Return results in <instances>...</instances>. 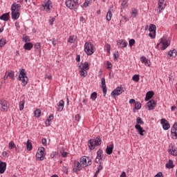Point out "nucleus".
<instances>
[{
	"instance_id": "f257e3e1",
	"label": "nucleus",
	"mask_w": 177,
	"mask_h": 177,
	"mask_svg": "<svg viewBox=\"0 0 177 177\" xmlns=\"http://www.w3.org/2000/svg\"><path fill=\"white\" fill-rule=\"evenodd\" d=\"M20 8L21 6L17 4V3H14L11 6V17L12 20H17L20 17Z\"/></svg>"
},
{
	"instance_id": "f03ea898",
	"label": "nucleus",
	"mask_w": 177,
	"mask_h": 177,
	"mask_svg": "<svg viewBox=\"0 0 177 177\" xmlns=\"http://www.w3.org/2000/svg\"><path fill=\"white\" fill-rule=\"evenodd\" d=\"M102 145V139L100 136H97L94 139H90L88 142V147L89 150H95V147Z\"/></svg>"
},
{
	"instance_id": "7ed1b4c3",
	"label": "nucleus",
	"mask_w": 177,
	"mask_h": 177,
	"mask_svg": "<svg viewBox=\"0 0 177 177\" xmlns=\"http://www.w3.org/2000/svg\"><path fill=\"white\" fill-rule=\"evenodd\" d=\"M18 81L21 82L22 86H26L28 84V77H27V73H26V69H19V75L18 77Z\"/></svg>"
},
{
	"instance_id": "20e7f679",
	"label": "nucleus",
	"mask_w": 177,
	"mask_h": 177,
	"mask_svg": "<svg viewBox=\"0 0 177 177\" xmlns=\"http://www.w3.org/2000/svg\"><path fill=\"white\" fill-rule=\"evenodd\" d=\"M65 4L66 8L71 10H74V12H77L78 10V8H80V3L78 0H67L65 2Z\"/></svg>"
},
{
	"instance_id": "39448f33",
	"label": "nucleus",
	"mask_w": 177,
	"mask_h": 177,
	"mask_svg": "<svg viewBox=\"0 0 177 177\" xmlns=\"http://www.w3.org/2000/svg\"><path fill=\"white\" fill-rule=\"evenodd\" d=\"M84 52L88 56L93 55L95 53V50H93V44L90 42H86L84 44Z\"/></svg>"
},
{
	"instance_id": "423d86ee",
	"label": "nucleus",
	"mask_w": 177,
	"mask_h": 177,
	"mask_svg": "<svg viewBox=\"0 0 177 177\" xmlns=\"http://www.w3.org/2000/svg\"><path fill=\"white\" fill-rule=\"evenodd\" d=\"M36 160L37 161H44L45 160V148L44 147L39 148L36 153Z\"/></svg>"
},
{
	"instance_id": "0eeeda50",
	"label": "nucleus",
	"mask_w": 177,
	"mask_h": 177,
	"mask_svg": "<svg viewBox=\"0 0 177 177\" xmlns=\"http://www.w3.org/2000/svg\"><path fill=\"white\" fill-rule=\"evenodd\" d=\"M160 44L162 45L161 47V50H165V49H167V48H168V46L171 45V41L167 37H163L160 39Z\"/></svg>"
},
{
	"instance_id": "6e6552de",
	"label": "nucleus",
	"mask_w": 177,
	"mask_h": 177,
	"mask_svg": "<svg viewBox=\"0 0 177 177\" xmlns=\"http://www.w3.org/2000/svg\"><path fill=\"white\" fill-rule=\"evenodd\" d=\"M123 92H124L123 87L118 86L111 92V95L112 97L115 98V96H119V95H121Z\"/></svg>"
},
{
	"instance_id": "1a4fd4ad",
	"label": "nucleus",
	"mask_w": 177,
	"mask_h": 177,
	"mask_svg": "<svg viewBox=\"0 0 177 177\" xmlns=\"http://www.w3.org/2000/svg\"><path fill=\"white\" fill-rule=\"evenodd\" d=\"M80 162H82L83 167H89L92 164V160L89 157L82 156L80 158Z\"/></svg>"
},
{
	"instance_id": "9d476101",
	"label": "nucleus",
	"mask_w": 177,
	"mask_h": 177,
	"mask_svg": "<svg viewBox=\"0 0 177 177\" xmlns=\"http://www.w3.org/2000/svg\"><path fill=\"white\" fill-rule=\"evenodd\" d=\"M9 109V102L5 100H0V110L1 111H8Z\"/></svg>"
},
{
	"instance_id": "9b49d317",
	"label": "nucleus",
	"mask_w": 177,
	"mask_h": 177,
	"mask_svg": "<svg viewBox=\"0 0 177 177\" xmlns=\"http://www.w3.org/2000/svg\"><path fill=\"white\" fill-rule=\"evenodd\" d=\"M167 6V0H158V13H162V10L165 9Z\"/></svg>"
},
{
	"instance_id": "f8f14e48",
	"label": "nucleus",
	"mask_w": 177,
	"mask_h": 177,
	"mask_svg": "<svg viewBox=\"0 0 177 177\" xmlns=\"http://www.w3.org/2000/svg\"><path fill=\"white\" fill-rule=\"evenodd\" d=\"M41 6L44 8L46 12H50L52 6V1L50 0H44V3H42Z\"/></svg>"
},
{
	"instance_id": "ddd939ff",
	"label": "nucleus",
	"mask_w": 177,
	"mask_h": 177,
	"mask_svg": "<svg viewBox=\"0 0 177 177\" xmlns=\"http://www.w3.org/2000/svg\"><path fill=\"white\" fill-rule=\"evenodd\" d=\"M171 139L174 140H176L177 139V123H174L171 129Z\"/></svg>"
},
{
	"instance_id": "4468645a",
	"label": "nucleus",
	"mask_w": 177,
	"mask_h": 177,
	"mask_svg": "<svg viewBox=\"0 0 177 177\" xmlns=\"http://www.w3.org/2000/svg\"><path fill=\"white\" fill-rule=\"evenodd\" d=\"M82 167V165L81 164V162H80L78 160H74L73 171L75 172V174H77V172H80V171H81Z\"/></svg>"
},
{
	"instance_id": "2eb2a0df",
	"label": "nucleus",
	"mask_w": 177,
	"mask_h": 177,
	"mask_svg": "<svg viewBox=\"0 0 177 177\" xmlns=\"http://www.w3.org/2000/svg\"><path fill=\"white\" fill-rule=\"evenodd\" d=\"M103 150L102 149H99L97 151V156L95 158V162L97 164H99L100 162V160L103 161Z\"/></svg>"
},
{
	"instance_id": "dca6fc26",
	"label": "nucleus",
	"mask_w": 177,
	"mask_h": 177,
	"mask_svg": "<svg viewBox=\"0 0 177 177\" xmlns=\"http://www.w3.org/2000/svg\"><path fill=\"white\" fill-rule=\"evenodd\" d=\"M160 124H162V129L165 131H168V129L171 128V125L169 124V123L164 118H162L160 120Z\"/></svg>"
},
{
	"instance_id": "f3484780",
	"label": "nucleus",
	"mask_w": 177,
	"mask_h": 177,
	"mask_svg": "<svg viewBox=\"0 0 177 177\" xmlns=\"http://www.w3.org/2000/svg\"><path fill=\"white\" fill-rule=\"evenodd\" d=\"M101 84L104 96L106 97V95H107V86H106V79L104 77L101 79Z\"/></svg>"
},
{
	"instance_id": "a211bd4d",
	"label": "nucleus",
	"mask_w": 177,
	"mask_h": 177,
	"mask_svg": "<svg viewBox=\"0 0 177 177\" xmlns=\"http://www.w3.org/2000/svg\"><path fill=\"white\" fill-rule=\"evenodd\" d=\"M170 149L168 150L169 154H171V156H177V147H175L172 144L169 145Z\"/></svg>"
},
{
	"instance_id": "6ab92c4d",
	"label": "nucleus",
	"mask_w": 177,
	"mask_h": 177,
	"mask_svg": "<svg viewBox=\"0 0 177 177\" xmlns=\"http://www.w3.org/2000/svg\"><path fill=\"white\" fill-rule=\"evenodd\" d=\"M157 103H156V101L154 100H151L147 103V106L148 107V110L151 111L154 110V108L156 107Z\"/></svg>"
},
{
	"instance_id": "aec40b11",
	"label": "nucleus",
	"mask_w": 177,
	"mask_h": 177,
	"mask_svg": "<svg viewBox=\"0 0 177 177\" xmlns=\"http://www.w3.org/2000/svg\"><path fill=\"white\" fill-rule=\"evenodd\" d=\"M117 46L118 48H127L128 46V42L124 39H120L117 41Z\"/></svg>"
},
{
	"instance_id": "412c9836",
	"label": "nucleus",
	"mask_w": 177,
	"mask_h": 177,
	"mask_svg": "<svg viewBox=\"0 0 177 177\" xmlns=\"http://www.w3.org/2000/svg\"><path fill=\"white\" fill-rule=\"evenodd\" d=\"M135 129H136V131H138L139 135H140L141 136H143L145 135L143 132H145V129H143V128H142V126H140V124H136Z\"/></svg>"
},
{
	"instance_id": "4be33fe9",
	"label": "nucleus",
	"mask_w": 177,
	"mask_h": 177,
	"mask_svg": "<svg viewBox=\"0 0 177 177\" xmlns=\"http://www.w3.org/2000/svg\"><path fill=\"white\" fill-rule=\"evenodd\" d=\"M79 68H80V71H79L80 75L83 78H85V77H86V75H88V71H86V69H84V68H81V65L79 66Z\"/></svg>"
},
{
	"instance_id": "5701e85b",
	"label": "nucleus",
	"mask_w": 177,
	"mask_h": 177,
	"mask_svg": "<svg viewBox=\"0 0 177 177\" xmlns=\"http://www.w3.org/2000/svg\"><path fill=\"white\" fill-rule=\"evenodd\" d=\"M6 171V162L0 160V174H4Z\"/></svg>"
},
{
	"instance_id": "b1692460",
	"label": "nucleus",
	"mask_w": 177,
	"mask_h": 177,
	"mask_svg": "<svg viewBox=\"0 0 177 177\" xmlns=\"http://www.w3.org/2000/svg\"><path fill=\"white\" fill-rule=\"evenodd\" d=\"M140 62H141V63H142L143 64L147 66V67L150 66V61H149V59H147V58H146V57H145V56L141 57Z\"/></svg>"
},
{
	"instance_id": "393cba45",
	"label": "nucleus",
	"mask_w": 177,
	"mask_h": 177,
	"mask_svg": "<svg viewBox=\"0 0 177 177\" xmlns=\"http://www.w3.org/2000/svg\"><path fill=\"white\" fill-rule=\"evenodd\" d=\"M32 48H34V44H32V43H31V42L26 43L24 45V49L25 50H31L32 49Z\"/></svg>"
},
{
	"instance_id": "a878e982",
	"label": "nucleus",
	"mask_w": 177,
	"mask_h": 177,
	"mask_svg": "<svg viewBox=\"0 0 177 177\" xmlns=\"http://www.w3.org/2000/svg\"><path fill=\"white\" fill-rule=\"evenodd\" d=\"M154 96V92L152 91H148L145 95V102H149Z\"/></svg>"
},
{
	"instance_id": "bb28decb",
	"label": "nucleus",
	"mask_w": 177,
	"mask_h": 177,
	"mask_svg": "<svg viewBox=\"0 0 177 177\" xmlns=\"http://www.w3.org/2000/svg\"><path fill=\"white\" fill-rule=\"evenodd\" d=\"M57 111H63V109H64V101L63 100H61L58 104H57Z\"/></svg>"
},
{
	"instance_id": "cd10ccee",
	"label": "nucleus",
	"mask_w": 177,
	"mask_h": 177,
	"mask_svg": "<svg viewBox=\"0 0 177 177\" xmlns=\"http://www.w3.org/2000/svg\"><path fill=\"white\" fill-rule=\"evenodd\" d=\"M53 118H55V116H53V114L50 115L45 122L46 127H50V121H53Z\"/></svg>"
},
{
	"instance_id": "c85d7f7f",
	"label": "nucleus",
	"mask_w": 177,
	"mask_h": 177,
	"mask_svg": "<svg viewBox=\"0 0 177 177\" xmlns=\"http://www.w3.org/2000/svg\"><path fill=\"white\" fill-rule=\"evenodd\" d=\"M114 149V145H110L109 146L106 147V154H112L113 153V150Z\"/></svg>"
},
{
	"instance_id": "c756f323",
	"label": "nucleus",
	"mask_w": 177,
	"mask_h": 177,
	"mask_svg": "<svg viewBox=\"0 0 177 177\" xmlns=\"http://www.w3.org/2000/svg\"><path fill=\"white\" fill-rule=\"evenodd\" d=\"M0 20H3V21H8V20H9V13H4L0 16Z\"/></svg>"
},
{
	"instance_id": "7c9ffc66",
	"label": "nucleus",
	"mask_w": 177,
	"mask_h": 177,
	"mask_svg": "<svg viewBox=\"0 0 177 177\" xmlns=\"http://www.w3.org/2000/svg\"><path fill=\"white\" fill-rule=\"evenodd\" d=\"M165 167L169 169L174 168V167H175V165H174V161H172V160H169L168 162L165 165Z\"/></svg>"
},
{
	"instance_id": "2f4dec72",
	"label": "nucleus",
	"mask_w": 177,
	"mask_h": 177,
	"mask_svg": "<svg viewBox=\"0 0 177 177\" xmlns=\"http://www.w3.org/2000/svg\"><path fill=\"white\" fill-rule=\"evenodd\" d=\"M75 41H77V37H75L74 35H71L68 39V42L69 44H74V42H75Z\"/></svg>"
},
{
	"instance_id": "473e14b6",
	"label": "nucleus",
	"mask_w": 177,
	"mask_h": 177,
	"mask_svg": "<svg viewBox=\"0 0 177 177\" xmlns=\"http://www.w3.org/2000/svg\"><path fill=\"white\" fill-rule=\"evenodd\" d=\"M156 25L151 24L149 28V32H152V34H156Z\"/></svg>"
},
{
	"instance_id": "72a5a7b5",
	"label": "nucleus",
	"mask_w": 177,
	"mask_h": 177,
	"mask_svg": "<svg viewBox=\"0 0 177 177\" xmlns=\"http://www.w3.org/2000/svg\"><path fill=\"white\" fill-rule=\"evenodd\" d=\"M136 16H138V9L136 8L131 9V17L134 19V17H136Z\"/></svg>"
},
{
	"instance_id": "f704fd0d",
	"label": "nucleus",
	"mask_w": 177,
	"mask_h": 177,
	"mask_svg": "<svg viewBox=\"0 0 177 177\" xmlns=\"http://www.w3.org/2000/svg\"><path fill=\"white\" fill-rule=\"evenodd\" d=\"M177 50L176 49H174L172 50L169 51L168 55L170 57H176Z\"/></svg>"
},
{
	"instance_id": "c9c22d12",
	"label": "nucleus",
	"mask_w": 177,
	"mask_h": 177,
	"mask_svg": "<svg viewBox=\"0 0 177 177\" xmlns=\"http://www.w3.org/2000/svg\"><path fill=\"white\" fill-rule=\"evenodd\" d=\"M111 17H113V12L111 10H109L106 15V19L107 21H110L111 20Z\"/></svg>"
},
{
	"instance_id": "e433bc0d",
	"label": "nucleus",
	"mask_w": 177,
	"mask_h": 177,
	"mask_svg": "<svg viewBox=\"0 0 177 177\" xmlns=\"http://www.w3.org/2000/svg\"><path fill=\"white\" fill-rule=\"evenodd\" d=\"M91 3V0H85L84 3L81 6V8L84 9V8H88Z\"/></svg>"
},
{
	"instance_id": "4c0bfd02",
	"label": "nucleus",
	"mask_w": 177,
	"mask_h": 177,
	"mask_svg": "<svg viewBox=\"0 0 177 177\" xmlns=\"http://www.w3.org/2000/svg\"><path fill=\"white\" fill-rule=\"evenodd\" d=\"M8 149L10 150H12V149H16V144H15V142H13V141H10L8 143Z\"/></svg>"
},
{
	"instance_id": "58836bf2",
	"label": "nucleus",
	"mask_w": 177,
	"mask_h": 177,
	"mask_svg": "<svg viewBox=\"0 0 177 177\" xmlns=\"http://www.w3.org/2000/svg\"><path fill=\"white\" fill-rule=\"evenodd\" d=\"M8 76L10 80H15V72L14 71H7Z\"/></svg>"
},
{
	"instance_id": "ea45409f",
	"label": "nucleus",
	"mask_w": 177,
	"mask_h": 177,
	"mask_svg": "<svg viewBox=\"0 0 177 177\" xmlns=\"http://www.w3.org/2000/svg\"><path fill=\"white\" fill-rule=\"evenodd\" d=\"M24 104H26V101L24 100H22L19 102V106L20 111H22V110H24Z\"/></svg>"
},
{
	"instance_id": "a19ab883",
	"label": "nucleus",
	"mask_w": 177,
	"mask_h": 177,
	"mask_svg": "<svg viewBox=\"0 0 177 177\" xmlns=\"http://www.w3.org/2000/svg\"><path fill=\"white\" fill-rule=\"evenodd\" d=\"M81 68H83L86 71L89 70V63H88V62H85L83 66H81Z\"/></svg>"
},
{
	"instance_id": "79ce46f5",
	"label": "nucleus",
	"mask_w": 177,
	"mask_h": 177,
	"mask_svg": "<svg viewBox=\"0 0 177 177\" xmlns=\"http://www.w3.org/2000/svg\"><path fill=\"white\" fill-rule=\"evenodd\" d=\"M34 113L35 117H36V118H39V117H41V109H36Z\"/></svg>"
},
{
	"instance_id": "37998d69",
	"label": "nucleus",
	"mask_w": 177,
	"mask_h": 177,
	"mask_svg": "<svg viewBox=\"0 0 177 177\" xmlns=\"http://www.w3.org/2000/svg\"><path fill=\"white\" fill-rule=\"evenodd\" d=\"M23 41L24 42H26V44L30 42L31 41V39H30V37L26 35H23V38H22Z\"/></svg>"
},
{
	"instance_id": "c03bdc74",
	"label": "nucleus",
	"mask_w": 177,
	"mask_h": 177,
	"mask_svg": "<svg viewBox=\"0 0 177 177\" xmlns=\"http://www.w3.org/2000/svg\"><path fill=\"white\" fill-rule=\"evenodd\" d=\"M26 149H27V150H28V151H31V150H32V144H31V142L27 141Z\"/></svg>"
},
{
	"instance_id": "a18cd8bd",
	"label": "nucleus",
	"mask_w": 177,
	"mask_h": 177,
	"mask_svg": "<svg viewBox=\"0 0 177 177\" xmlns=\"http://www.w3.org/2000/svg\"><path fill=\"white\" fill-rule=\"evenodd\" d=\"M136 122L137 125H143V124H145V122H143V120H142L140 117L137 118Z\"/></svg>"
},
{
	"instance_id": "49530a36",
	"label": "nucleus",
	"mask_w": 177,
	"mask_h": 177,
	"mask_svg": "<svg viewBox=\"0 0 177 177\" xmlns=\"http://www.w3.org/2000/svg\"><path fill=\"white\" fill-rule=\"evenodd\" d=\"M135 109L136 110H140V109H142V104H140V102H135Z\"/></svg>"
},
{
	"instance_id": "de8ad7c7",
	"label": "nucleus",
	"mask_w": 177,
	"mask_h": 177,
	"mask_svg": "<svg viewBox=\"0 0 177 177\" xmlns=\"http://www.w3.org/2000/svg\"><path fill=\"white\" fill-rule=\"evenodd\" d=\"M6 44V39L4 38H2L0 39V48H3L5 45Z\"/></svg>"
},
{
	"instance_id": "09e8293b",
	"label": "nucleus",
	"mask_w": 177,
	"mask_h": 177,
	"mask_svg": "<svg viewBox=\"0 0 177 177\" xmlns=\"http://www.w3.org/2000/svg\"><path fill=\"white\" fill-rule=\"evenodd\" d=\"M132 80L134 81V82H139V80H140V77L139 75H134L132 77Z\"/></svg>"
},
{
	"instance_id": "8fccbe9b",
	"label": "nucleus",
	"mask_w": 177,
	"mask_h": 177,
	"mask_svg": "<svg viewBox=\"0 0 177 177\" xmlns=\"http://www.w3.org/2000/svg\"><path fill=\"white\" fill-rule=\"evenodd\" d=\"M97 97V93L93 92V93H91V100L95 101V100H96Z\"/></svg>"
},
{
	"instance_id": "3c124183",
	"label": "nucleus",
	"mask_w": 177,
	"mask_h": 177,
	"mask_svg": "<svg viewBox=\"0 0 177 177\" xmlns=\"http://www.w3.org/2000/svg\"><path fill=\"white\" fill-rule=\"evenodd\" d=\"M35 48L37 49V50H41V43L39 42H37L35 44Z\"/></svg>"
},
{
	"instance_id": "603ef678",
	"label": "nucleus",
	"mask_w": 177,
	"mask_h": 177,
	"mask_svg": "<svg viewBox=\"0 0 177 177\" xmlns=\"http://www.w3.org/2000/svg\"><path fill=\"white\" fill-rule=\"evenodd\" d=\"M129 46H133L135 45V39H131L129 41Z\"/></svg>"
},
{
	"instance_id": "864d4df0",
	"label": "nucleus",
	"mask_w": 177,
	"mask_h": 177,
	"mask_svg": "<svg viewBox=\"0 0 177 177\" xmlns=\"http://www.w3.org/2000/svg\"><path fill=\"white\" fill-rule=\"evenodd\" d=\"M149 37H150V38H151L153 39V38H156V33H153V32H150L149 33Z\"/></svg>"
},
{
	"instance_id": "5fc2aeb1",
	"label": "nucleus",
	"mask_w": 177,
	"mask_h": 177,
	"mask_svg": "<svg viewBox=\"0 0 177 177\" xmlns=\"http://www.w3.org/2000/svg\"><path fill=\"white\" fill-rule=\"evenodd\" d=\"M113 67V65L111 64V62H106V68H111Z\"/></svg>"
},
{
	"instance_id": "6e6d98bb",
	"label": "nucleus",
	"mask_w": 177,
	"mask_h": 177,
	"mask_svg": "<svg viewBox=\"0 0 177 177\" xmlns=\"http://www.w3.org/2000/svg\"><path fill=\"white\" fill-rule=\"evenodd\" d=\"M106 50H107L108 53H110V52L111 50V46L110 44H107Z\"/></svg>"
},
{
	"instance_id": "4d7b16f0",
	"label": "nucleus",
	"mask_w": 177,
	"mask_h": 177,
	"mask_svg": "<svg viewBox=\"0 0 177 177\" xmlns=\"http://www.w3.org/2000/svg\"><path fill=\"white\" fill-rule=\"evenodd\" d=\"M41 143L43 146H46V138H42L41 139Z\"/></svg>"
},
{
	"instance_id": "13d9d810",
	"label": "nucleus",
	"mask_w": 177,
	"mask_h": 177,
	"mask_svg": "<svg viewBox=\"0 0 177 177\" xmlns=\"http://www.w3.org/2000/svg\"><path fill=\"white\" fill-rule=\"evenodd\" d=\"M49 41H52V44L53 45V46H56L57 43L56 42L55 39H50Z\"/></svg>"
},
{
	"instance_id": "bf43d9fd",
	"label": "nucleus",
	"mask_w": 177,
	"mask_h": 177,
	"mask_svg": "<svg viewBox=\"0 0 177 177\" xmlns=\"http://www.w3.org/2000/svg\"><path fill=\"white\" fill-rule=\"evenodd\" d=\"M118 52H116L113 54V57H114V59L115 60H117V59H118Z\"/></svg>"
},
{
	"instance_id": "052dcab7",
	"label": "nucleus",
	"mask_w": 177,
	"mask_h": 177,
	"mask_svg": "<svg viewBox=\"0 0 177 177\" xmlns=\"http://www.w3.org/2000/svg\"><path fill=\"white\" fill-rule=\"evenodd\" d=\"M8 77L9 76L8 75V71H6L5 75L3 77L4 81H6V80H8Z\"/></svg>"
},
{
	"instance_id": "680f3d73",
	"label": "nucleus",
	"mask_w": 177,
	"mask_h": 177,
	"mask_svg": "<svg viewBox=\"0 0 177 177\" xmlns=\"http://www.w3.org/2000/svg\"><path fill=\"white\" fill-rule=\"evenodd\" d=\"M15 24L17 30H19V28H20V24H19V22H15Z\"/></svg>"
},
{
	"instance_id": "e2e57ef3",
	"label": "nucleus",
	"mask_w": 177,
	"mask_h": 177,
	"mask_svg": "<svg viewBox=\"0 0 177 177\" xmlns=\"http://www.w3.org/2000/svg\"><path fill=\"white\" fill-rule=\"evenodd\" d=\"M68 154V153H67V152H62V157H64V158L67 157Z\"/></svg>"
},
{
	"instance_id": "0e129e2a",
	"label": "nucleus",
	"mask_w": 177,
	"mask_h": 177,
	"mask_svg": "<svg viewBox=\"0 0 177 177\" xmlns=\"http://www.w3.org/2000/svg\"><path fill=\"white\" fill-rule=\"evenodd\" d=\"M80 61H81V57H80V55H77L76 62H77V63H80Z\"/></svg>"
},
{
	"instance_id": "69168bd1",
	"label": "nucleus",
	"mask_w": 177,
	"mask_h": 177,
	"mask_svg": "<svg viewBox=\"0 0 177 177\" xmlns=\"http://www.w3.org/2000/svg\"><path fill=\"white\" fill-rule=\"evenodd\" d=\"M129 103L130 104H132V103H134V104H135V103H136V101H135L134 99H131V100H129Z\"/></svg>"
},
{
	"instance_id": "338daca9",
	"label": "nucleus",
	"mask_w": 177,
	"mask_h": 177,
	"mask_svg": "<svg viewBox=\"0 0 177 177\" xmlns=\"http://www.w3.org/2000/svg\"><path fill=\"white\" fill-rule=\"evenodd\" d=\"M120 177H127V174L125 173V171H122Z\"/></svg>"
},
{
	"instance_id": "774afa93",
	"label": "nucleus",
	"mask_w": 177,
	"mask_h": 177,
	"mask_svg": "<svg viewBox=\"0 0 177 177\" xmlns=\"http://www.w3.org/2000/svg\"><path fill=\"white\" fill-rule=\"evenodd\" d=\"M102 169H103V166H102V165H100L97 166V170L98 171H102Z\"/></svg>"
}]
</instances>
